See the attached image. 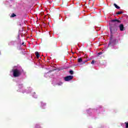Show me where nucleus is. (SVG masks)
I'll return each mask as SVG.
<instances>
[{
	"label": "nucleus",
	"mask_w": 128,
	"mask_h": 128,
	"mask_svg": "<svg viewBox=\"0 0 128 128\" xmlns=\"http://www.w3.org/2000/svg\"><path fill=\"white\" fill-rule=\"evenodd\" d=\"M18 42H20V44H21V46H24V42H23L22 44L21 42L22 40H20V37L18 38Z\"/></svg>",
	"instance_id": "nucleus-5"
},
{
	"label": "nucleus",
	"mask_w": 128,
	"mask_h": 128,
	"mask_svg": "<svg viewBox=\"0 0 128 128\" xmlns=\"http://www.w3.org/2000/svg\"><path fill=\"white\" fill-rule=\"evenodd\" d=\"M122 14V12L120 11V12H116V14Z\"/></svg>",
	"instance_id": "nucleus-10"
},
{
	"label": "nucleus",
	"mask_w": 128,
	"mask_h": 128,
	"mask_svg": "<svg viewBox=\"0 0 128 128\" xmlns=\"http://www.w3.org/2000/svg\"><path fill=\"white\" fill-rule=\"evenodd\" d=\"M92 64H94V60H92L91 62Z\"/></svg>",
	"instance_id": "nucleus-14"
},
{
	"label": "nucleus",
	"mask_w": 128,
	"mask_h": 128,
	"mask_svg": "<svg viewBox=\"0 0 128 128\" xmlns=\"http://www.w3.org/2000/svg\"><path fill=\"white\" fill-rule=\"evenodd\" d=\"M74 78V76H68L64 78V80L65 82H69V80H72Z\"/></svg>",
	"instance_id": "nucleus-3"
},
{
	"label": "nucleus",
	"mask_w": 128,
	"mask_h": 128,
	"mask_svg": "<svg viewBox=\"0 0 128 128\" xmlns=\"http://www.w3.org/2000/svg\"><path fill=\"white\" fill-rule=\"evenodd\" d=\"M35 54L37 58H38L40 56V53H38V52H35Z\"/></svg>",
	"instance_id": "nucleus-6"
},
{
	"label": "nucleus",
	"mask_w": 128,
	"mask_h": 128,
	"mask_svg": "<svg viewBox=\"0 0 128 128\" xmlns=\"http://www.w3.org/2000/svg\"><path fill=\"white\" fill-rule=\"evenodd\" d=\"M85 62H84L83 64H84Z\"/></svg>",
	"instance_id": "nucleus-17"
},
{
	"label": "nucleus",
	"mask_w": 128,
	"mask_h": 128,
	"mask_svg": "<svg viewBox=\"0 0 128 128\" xmlns=\"http://www.w3.org/2000/svg\"><path fill=\"white\" fill-rule=\"evenodd\" d=\"M57 84H58V86H62V82H59L57 83Z\"/></svg>",
	"instance_id": "nucleus-13"
},
{
	"label": "nucleus",
	"mask_w": 128,
	"mask_h": 128,
	"mask_svg": "<svg viewBox=\"0 0 128 128\" xmlns=\"http://www.w3.org/2000/svg\"><path fill=\"white\" fill-rule=\"evenodd\" d=\"M102 54V52H100L98 54V56H100V54Z\"/></svg>",
	"instance_id": "nucleus-15"
},
{
	"label": "nucleus",
	"mask_w": 128,
	"mask_h": 128,
	"mask_svg": "<svg viewBox=\"0 0 128 128\" xmlns=\"http://www.w3.org/2000/svg\"><path fill=\"white\" fill-rule=\"evenodd\" d=\"M36 128H40V126H39L38 125H36Z\"/></svg>",
	"instance_id": "nucleus-16"
},
{
	"label": "nucleus",
	"mask_w": 128,
	"mask_h": 128,
	"mask_svg": "<svg viewBox=\"0 0 128 128\" xmlns=\"http://www.w3.org/2000/svg\"><path fill=\"white\" fill-rule=\"evenodd\" d=\"M13 72V76L14 78H18V76H22V74L24 72L23 70H18V68L14 69L12 70Z\"/></svg>",
	"instance_id": "nucleus-2"
},
{
	"label": "nucleus",
	"mask_w": 128,
	"mask_h": 128,
	"mask_svg": "<svg viewBox=\"0 0 128 128\" xmlns=\"http://www.w3.org/2000/svg\"><path fill=\"white\" fill-rule=\"evenodd\" d=\"M14 16H16V15L14 14H12V16H10L11 18H14Z\"/></svg>",
	"instance_id": "nucleus-9"
},
{
	"label": "nucleus",
	"mask_w": 128,
	"mask_h": 128,
	"mask_svg": "<svg viewBox=\"0 0 128 128\" xmlns=\"http://www.w3.org/2000/svg\"><path fill=\"white\" fill-rule=\"evenodd\" d=\"M118 28H119L120 32H124V24H120L118 25Z\"/></svg>",
	"instance_id": "nucleus-4"
},
{
	"label": "nucleus",
	"mask_w": 128,
	"mask_h": 128,
	"mask_svg": "<svg viewBox=\"0 0 128 128\" xmlns=\"http://www.w3.org/2000/svg\"><path fill=\"white\" fill-rule=\"evenodd\" d=\"M122 21L118 19L112 20L110 23V32L111 34H116L118 32V24H120Z\"/></svg>",
	"instance_id": "nucleus-1"
},
{
	"label": "nucleus",
	"mask_w": 128,
	"mask_h": 128,
	"mask_svg": "<svg viewBox=\"0 0 128 128\" xmlns=\"http://www.w3.org/2000/svg\"><path fill=\"white\" fill-rule=\"evenodd\" d=\"M82 62V58H78V62Z\"/></svg>",
	"instance_id": "nucleus-8"
},
{
	"label": "nucleus",
	"mask_w": 128,
	"mask_h": 128,
	"mask_svg": "<svg viewBox=\"0 0 128 128\" xmlns=\"http://www.w3.org/2000/svg\"><path fill=\"white\" fill-rule=\"evenodd\" d=\"M114 6H115V8H117L118 10H120V7L118 6L116 4H114Z\"/></svg>",
	"instance_id": "nucleus-7"
},
{
	"label": "nucleus",
	"mask_w": 128,
	"mask_h": 128,
	"mask_svg": "<svg viewBox=\"0 0 128 128\" xmlns=\"http://www.w3.org/2000/svg\"><path fill=\"white\" fill-rule=\"evenodd\" d=\"M125 124H126V128H128V122H125Z\"/></svg>",
	"instance_id": "nucleus-12"
},
{
	"label": "nucleus",
	"mask_w": 128,
	"mask_h": 128,
	"mask_svg": "<svg viewBox=\"0 0 128 128\" xmlns=\"http://www.w3.org/2000/svg\"><path fill=\"white\" fill-rule=\"evenodd\" d=\"M70 74H74V71L72 70H70V72H69Z\"/></svg>",
	"instance_id": "nucleus-11"
}]
</instances>
